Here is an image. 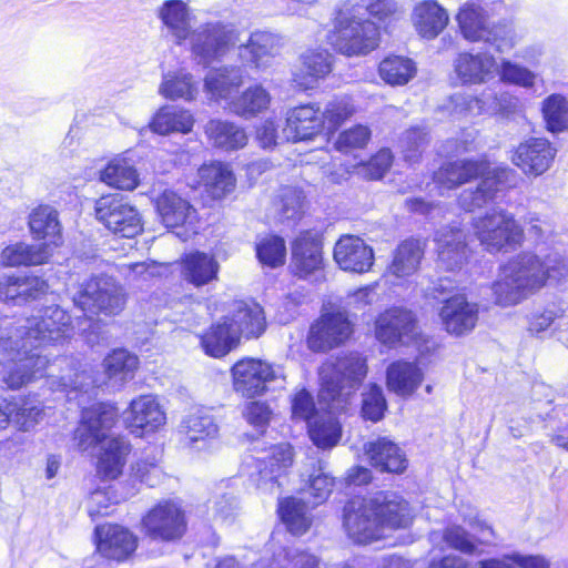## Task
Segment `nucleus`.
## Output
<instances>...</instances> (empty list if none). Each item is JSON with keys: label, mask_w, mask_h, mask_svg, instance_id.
<instances>
[{"label": "nucleus", "mask_w": 568, "mask_h": 568, "mask_svg": "<svg viewBox=\"0 0 568 568\" xmlns=\"http://www.w3.org/2000/svg\"><path fill=\"white\" fill-rule=\"evenodd\" d=\"M73 331L71 316L60 306L50 305L38 315L27 318L8 337H1V361L12 362L4 383L10 388H20L41 374L49 361L39 349L69 338Z\"/></svg>", "instance_id": "obj_1"}, {"label": "nucleus", "mask_w": 568, "mask_h": 568, "mask_svg": "<svg viewBox=\"0 0 568 568\" xmlns=\"http://www.w3.org/2000/svg\"><path fill=\"white\" fill-rule=\"evenodd\" d=\"M366 361L357 353L326 362L320 368V404H325L328 412L316 414L308 425V434L318 448L334 447L341 438V425L335 413L346 408L351 396L366 376Z\"/></svg>", "instance_id": "obj_2"}, {"label": "nucleus", "mask_w": 568, "mask_h": 568, "mask_svg": "<svg viewBox=\"0 0 568 568\" xmlns=\"http://www.w3.org/2000/svg\"><path fill=\"white\" fill-rule=\"evenodd\" d=\"M568 276V265L558 253L539 255L521 252L500 267L491 291L495 303L514 306L544 288L548 281L559 282Z\"/></svg>", "instance_id": "obj_3"}, {"label": "nucleus", "mask_w": 568, "mask_h": 568, "mask_svg": "<svg viewBox=\"0 0 568 568\" xmlns=\"http://www.w3.org/2000/svg\"><path fill=\"white\" fill-rule=\"evenodd\" d=\"M116 418L118 413L112 405H93L83 410L73 437L80 452L99 447L95 469L104 480H114L121 476L131 452V445L124 437L111 434Z\"/></svg>", "instance_id": "obj_4"}, {"label": "nucleus", "mask_w": 568, "mask_h": 568, "mask_svg": "<svg viewBox=\"0 0 568 568\" xmlns=\"http://www.w3.org/2000/svg\"><path fill=\"white\" fill-rule=\"evenodd\" d=\"M511 173L509 169L496 168L489 170L488 163L484 160L457 159L444 163L433 176V182L439 194L454 190L473 179L483 176L475 191L466 190L459 196V204L463 209L471 211L480 207L499 190V186Z\"/></svg>", "instance_id": "obj_5"}, {"label": "nucleus", "mask_w": 568, "mask_h": 568, "mask_svg": "<svg viewBox=\"0 0 568 568\" xmlns=\"http://www.w3.org/2000/svg\"><path fill=\"white\" fill-rule=\"evenodd\" d=\"M362 8L351 2L342 3L335 13L329 44L347 57L366 55L378 47L379 31L376 24L364 19Z\"/></svg>", "instance_id": "obj_6"}, {"label": "nucleus", "mask_w": 568, "mask_h": 568, "mask_svg": "<svg viewBox=\"0 0 568 568\" xmlns=\"http://www.w3.org/2000/svg\"><path fill=\"white\" fill-rule=\"evenodd\" d=\"M456 21L460 34L468 42L489 44L500 53L509 52L518 43V34L510 23L491 22L487 12L476 3H464Z\"/></svg>", "instance_id": "obj_7"}, {"label": "nucleus", "mask_w": 568, "mask_h": 568, "mask_svg": "<svg viewBox=\"0 0 568 568\" xmlns=\"http://www.w3.org/2000/svg\"><path fill=\"white\" fill-rule=\"evenodd\" d=\"M475 235L490 253L515 250L524 242V230L515 217L501 209H494L474 222Z\"/></svg>", "instance_id": "obj_8"}, {"label": "nucleus", "mask_w": 568, "mask_h": 568, "mask_svg": "<svg viewBox=\"0 0 568 568\" xmlns=\"http://www.w3.org/2000/svg\"><path fill=\"white\" fill-rule=\"evenodd\" d=\"M375 335L389 347L420 346L427 342L415 314L405 307H390L379 314L375 322Z\"/></svg>", "instance_id": "obj_9"}, {"label": "nucleus", "mask_w": 568, "mask_h": 568, "mask_svg": "<svg viewBox=\"0 0 568 568\" xmlns=\"http://www.w3.org/2000/svg\"><path fill=\"white\" fill-rule=\"evenodd\" d=\"M74 304L84 312H102L108 315L120 313L125 304L121 285L112 277H92L80 284L73 293Z\"/></svg>", "instance_id": "obj_10"}, {"label": "nucleus", "mask_w": 568, "mask_h": 568, "mask_svg": "<svg viewBox=\"0 0 568 568\" xmlns=\"http://www.w3.org/2000/svg\"><path fill=\"white\" fill-rule=\"evenodd\" d=\"M233 388L243 397L265 394L271 383L285 381L282 366L256 358H243L232 367Z\"/></svg>", "instance_id": "obj_11"}, {"label": "nucleus", "mask_w": 568, "mask_h": 568, "mask_svg": "<svg viewBox=\"0 0 568 568\" xmlns=\"http://www.w3.org/2000/svg\"><path fill=\"white\" fill-rule=\"evenodd\" d=\"M95 217L109 231L132 239L143 230L139 211L119 194L103 195L94 205Z\"/></svg>", "instance_id": "obj_12"}, {"label": "nucleus", "mask_w": 568, "mask_h": 568, "mask_svg": "<svg viewBox=\"0 0 568 568\" xmlns=\"http://www.w3.org/2000/svg\"><path fill=\"white\" fill-rule=\"evenodd\" d=\"M237 41L236 30L220 22L200 26L190 38L192 54L203 65L223 58Z\"/></svg>", "instance_id": "obj_13"}, {"label": "nucleus", "mask_w": 568, "mask_h": 568, "mask_svg": "<svg viewBox=\"0 0 568 568\" xmlns=\"http://www.w3.org/2000/svg\"><path fill=\"white\" fill-rule=\"evenodd\" d=\"M460 515L463 520L475 530L476 536L470 535L459 525H449L442 534L436 531L432 532L430 540L435 542L438 538H442L448 548L458 550L465 555L480 554L478 546L493 544V528L480 519L475 510H470L469 513L462 511Z\"/></svg>", "instance_id": "obj_14"}, {"label": "nucleus", "mask_w": 568, "mask_h": 568, "mask_svg": "<svg viewBox=\"0 0 568 568\" xmlns=\"http://www.w3.org/2000/svg\"><path fill=\"white\" fill-rule=\"evenodd\" d=\"M344 511L345 529L355 542L366 544L382 536L381 518L372 497L351 500Z\"/></svg>", "instance_id": "obj_15"}, {"label": "nucleus", "mask_w": 568, "mask_h": 568, "mask_svg": "<svg viewBox=\"0 0 568 568\" xmlns=\"http://www.w3.org/2000/svg\"><path fill=\"white\" fill-rule=\"evenodd\" d=\"M293 449L287 443L271 448L270 454L254 460V471L250 474L256 487L265 494H274L278 489V477L293 464Z\"/></svg>", "instance_id": "obj_16"}, {"label": "nucleus", "mask_w": 568, "mask_h": 568, "mask_svg": "<svg viewBox=\"0 0 568 568\" xmlns=\"http://www.w3.org/2000/svg\"><path fill=\"white\" fill-rule=\"evenodd\" d=\"M124 419L132 434L143 437L162 428L166 423V415L155 396L141 395L130 403Z\"/></svg>", "instance_id": "obj_17"}, {"label": "nucleus", "mask_w": 568, "mask_h": 568, "mask_svg": "<svg viewBox=\"0 0 568 568\" xmlns=\"http://www.w3.org/2000/svg\"><path fill=\"white\" fill-rule=\"evenodd\" d=\"M353 333V324L345 312H332L324 314L321 320L311 327L307 338L308 347L316 352L344 343Z\"/></svg>", "instance_id": "obj_18"}, {"label": "nucleus", "mask_w": 568, "mask_h": 568, "mask_svg": "<svg viewBox=\"0 0 568 568\" xmlns=\"http://www.w3.org/2000/svg\"><path fill=\"white\" fill-rule=\"evenodd\" d=\"M146 534L153 539L172 541L180 539L186 530L184 513L175 504L158 505L143 518Z\"/></svg>", "instance_id": "obj_19"}, {"label": "nucleus", "mask_w": 568, "mask_h": 568, "mask_svg": "<svg viewBox=\"0 0 568 568\" xmlns=\"http://www.w3.org/2000/svg\"><path fill=\"white\" fill-rule=\"evenodd\" d=\"M557 149L544 138H530L519 143L511 158L513 163L526 175L539 176L548 171Z\"/></svg>", "instance_id": "obj_20"}, {"label": "nucleus", "mask_w": 568, "mask_h": 568, "mask_svg": "<svg viewBox=\"0 0 568 568\" xmlns=\"http://www.w3.org/2000/svg\"><path fill=\"white\" fill-rule=\"evenodd\" d=\"M333 257L338 267L348 273L363 274L374 264V251L356 235H342L334 246Z\"/></svg>", "instance_id": "obj_21"}, {"label": "nucleus", "mask_w": 568, "mask_h": 568, "mask_svg": "<svg viewBox=\"0 0 568 568\" xmlns=\"http://www.w3.org/2000/svg\"><path fill=\"white\" fill-rule=\"evenodd\" d=\"M437 264L449 272L462 268L467 261L466 235L456 226H445L437 232Z\"/></svg>", "instance_id": "obj_22"}, {"label": "nucleus", "mask_w": 568, "mask_h": 568, "mask_svg": "<svg viewBox=\"0 0 568 568\" xmlns=\"http://www.w3.org/2000/svg\"><path fill=\"white\" fill-rule=\"evenodd\" d=\"M455 71L465 84H483L496 77L498 63L487 51L462 52L455 61Z\"/></svg>", "instance_id": "obj_23"}, {"label": "nucleus", "mask_w": 568, "mask_h": 568, "mask_svg": "<svg viewBox=\"0 0 568 568\" xmlns=\"http://www.w3.org/2000/svg\"><path fill=\"white\" fill-rule=\"evenodd\" d=\"M245 71L241 67L212 68L204 77L203 90L211 101H231L244 84Z\"/></svg>", "instance_id": "obj_24"}, {"label": "nucleus", "mask_w": 568, "mask_h": 568, "mask_svg": "<svg viewBox=\"0 0 568 568\" xmlns=\"http://www.w3.org/2000/svg\"><path fill=\"white\" fill-rule=\"evenodd\" d=\"M439 315L447 333L462 336L476 326L478 306L469 303L465 296L457 295L446 301Z\"/></svg>", "instance_id": "obj_25"}, {"label": "nucleus", "mask_w": 568, "mask_h": 568, "mask_svg": "<svg viewBox=\"0 0 568 568\" xmlns=\"http://www.w3.org/2000/svg\"><path fill=\"white\" fill-rule=\"evenodd\" d=\"M98 551L113 560L126 559L136 548V538L119 525H102L95 528Z\"/></svg>", "instance_id": "obj_26"}, {"label": "nucleus", "mask_w": 568, "mask_h": 568, "mask_svg": "<svg viewBox=\"0 0 568 568\" xmlns=\"http://www.w3.org/2000/svg\"><path fill=\"white\" fill-rule=\"evenodd\" d=\"M220 263L213 254L194 251L184 254L180 261V275L194 287H202L217 281Z\"/></svg>", "instance_id": "obj_27"}, {"label": "nucleus", "mask_w": 568, "mask_h": 568, "mask_svg": "<svg viewBox=\"0 0 568 568\" xmlns=\"http://www.w3.org/2000/svg\"><path fill=\"white\" fill-rule=\"evenodd\" d=\"M322 243L311 232L301 233L292 245V270L300 277H307L322 268Z\"/></svg>", "instance_id": "obj_28"}, {"label": "nucleus", "mask_w": 568, "mask_h": 568, "mask_svg": "<svg viewBox=\"0 0 568 568\" xmlns=\"http://www.w3.org/2000/svg\"><path fill=\"white\" fill-rule=\"evenodd\" d=\"M227 318L231 331L237 339L241 336L246 338L258 337L265 329V316L262 307L256 303L235 301L232 304Z\"/></svg>", "instance_id": "obj_29"}, {"label": "nucleus", "mask_w": 568, "mask_h": 568, "mask_svg": "<svg viewBox=\"0 0 568 568\" xmlns=\"http://www.w3.org/2000/svg\"><path fill=\"white\" fill-rule=\"evenodd\" d=\"M410 19L418 36L433 40L448 26L449 14L437 1L425 0L414 7Z\"/></svg>", "instance_id": "obj_30"}, {"label": "nucleus", "mask_w": 568, "mask_h": 568, "mask_svg": "<svg viewBox=\"0 0 568 568\" xmlns=\"http://www.w3.org/2000/svg\"><path fill=\"white\" fill-rule=\"evenodd\" d=\"M372 466L381 471L400 474L406 470L408 460L402 448L387 437H378L364 446Z\"/></svg>", "instance_id": "obj_31"}, {"label": "nucleus", "mask_w": 568, "mask_h": 568, "mask_svg": "<svg viewBox=\"0 0 568 568\" xmlns=\"http://www.w3.org/2000/svg\"><path fill=\"white\" fill-rule=\"evenodd\" d=\"M156 211L166 227L190 226L196 221L195 209L171 190L163 191L155 200Z\"/></svg>", "instance_id": "obj_32"}, {"label": "nucleus", "mask_w": 568, "mask_h": 568, "mask_svg": "<svg viewBox=\"0 0 568 568\" xmlns=\"http://www.w3.org/2000/svg\"><path fill=\"white\" fill-rule=\"evenodd\" d=\"M323 129L318 109L312 104L293 108L286 113L283 133L286 140L302 141L315 136Z\"/></svg>", "instance_id": "obj_33"}, {"label": "nucleus", "mask_w": 568, "mask_h": 568, "mask_svg": "<svg viewBox=\"0 0 568 568\" xmlns=\"http://www.w3.org/2000/svg\"><path fill=\"white\" fill-rule=\"evenodd\" d=\"M381 528H405L413 520L408 503L395 493L379 491L372 497Z\"/></svg>", "instance_id": "obj_34"}, {"label": "nucleus", "mask_w": 568, "mask_h": 568, "mask_svg": "<svg viewBox=\"0 0 568 568\" xmlns=\"http://www.w3.org/2000/svg\"><path fill=\"white\" fill-rule=\"evenodd\" d=\"M159 17L162 20L168 34L171 36L176 44H182L192 36L193 16L181 0L165 1L159 10Z\"/></svg>", "instance_id": "obj_35"}, {"label": "nucleus", "mask_w": 568, "mask_h": 568, "mask_svg": "<svg viewBox=\"0 0 568 568\" xmlns=\"http://www.w3.org/2000/svg\"><path fill=\"white\" fill-rule=\"evenodd\" d=\"M424 373L417 364L407 361L392 363L386 371V384L389 390L402 397H408L420 386Z\"/></svg>", "instance_id": "obj_36"}, {"label": "nucleus", "mask_w": 568, "mask_h": 568, "mask_svg": "<svg viewBox=\"0 0 568 568\" xmlns=\"http://www.w3.org/2000/svg\"><path fill=\"white\" fill-rule=\"evenodd\" d=\"M217 430L213 417L202 409L187 415L181 425V433L184 436L183 444L195 449L204 448L206 442L217 435Z\"/></svg>", "instance_id": "obj_37"}, {"label": "nucleus", "mask_w": 568, "mask_h": 568, "mask_svg": "<svg viewBox=\"0 0 568 568\" xmlns=\"http://www.w3.org/2000/svg\"><path fill=\"white\" fill-rule=\"evenodd\" d=\"M195 123L193 114L182 108L164 105L153 115L149 126L158 134L168 135L171 133L187 134Z\"/></svg>", "instance_id": "obj_38"}, {"label": "nucleus", "mask_w": 568, "mask_h": 568, "mask_svg": "<svg viewBox=\"0 0 568 568\" xmlns=\"http://www.w3.org/2000/svg\"><path fill=\"white\" fill-rule=\"evenodd\" d=\"M52 254L48 243L27 244L23 242L6 246L0 254L3 266L18 267L40 265L45 263Z\"/></svg>", "instance_id": "obj_39"}, {"label": "nucleus", "mask_w": 568, "mask_h": 568, "mask_svg": "<svg viewBox=\"0 0 568 568\" xmlns=\"http://www.w3.org/2000/svg\"><path fill=\"white\" fill-rule=\"evenodd\" d=\"M271 101L270 92L262 84L256 83L232 98L229 102V109L241 118L252 119L266 111Z\"/></svg>", "instance_id": "obj_40"}, {"label": "nucleus", "mask_w": 568, "mask_h": 568, "mask_svg": "<svg viewBox=\"0 0 568 568\" xmlns=\"http://www.w3.org/2000/svg\"><path fill=\"white\" fill-rule=\"evenodd\" d=\"M331 70L332 57L327 51H308L302 55V65L294 73V82L297 87L307 90L326 77Z\"/></svg>", "instance_id": "obj_41"}, {"label": "nucleus", "mask_w": 568, "mask_h": 568, "mask_svg": "<svg viewBox=\"0 0 568 568\" xmlns=\"http://www.w3.org/2000/svg\"><path fill=\"white\" fill-rule=\"evenodd\" d=\"M159 93L169 100H183L191 102L199 94V84L193 74L181 69L163 74L159 87Z\"/></svg>", "instance_id": "obj_42"}, {"label": "nucleus", "mask_w": 568, "mask_h": 568, "mask_svg": "<svg viewBox=\"0 0 568 568\" xmlns=\"http://www.w3.org/2000/svg\"><path fill=\"white\" fill-rule=\"evenodd\" d=\"M205 134L214 146L226 151L242 149L248 141V136L242 126L216 119L206 123Z\"/></svg>", "instance_id": "obj_43"}, {"label": "nucleus", "mask_w": 568, "mask_h": 568, "mask_svg": "<svg viewBox=\"0 0 568 568\" xmlns=\"http://www.w3.org/2000/svg\"><path fill=\"white\" fill-rule=\"evenodd\" d=\"M200 182L213 199H222L235 187V178L223 163L204 164L199 169Z\"/></svg>", "instance_id": "obj_44"}, {"label": "nucleus", "mask_w": 568, "mask_h": 568, "mask_svg": "<svg viewBox=\"0 0 568 568\" xmlns=\"http://www.w3.org/2000/svg\"><path fill=\"white\" fill-rule=\"evenodd\" d=\"M276 53L275 37L268 32H255L245 45L240 47L239 54L256 69H265Z\"/></svg>", "instance_id": "obj_45"}, {"label": "nucleus", "mask_w": 568, "mask_h": 568, "mask_svg": "<svg viewBox=\"0 0 568 568\" xmlns=\"http://www.w3.org/2000/svg\"><path fill=\"white\" fill-rule=\"evenodd\" d=\"M424 256V246L418 240H406L394 251L389 272L396 277H408L417 272Z\"/></svg>", "instance_id": "obj_46"}, {"label": "nucleus", "mask_w": 568, "mask_h": 568, "mask_svg": "<svg viewBox=\"0 0 568 568\" xmlns=\"http://www.w3.org/2000/svg\"><path fill=\"white\" fill-rule=\"evenodd\" d=\"M100 181L114 189L132 191L139 185V174L126 159L116 156L100 171Z\"/></svg>", "instance_id": "obj_47"}, {"label": "nucleus", "mask_w": 568, "mask_h": 568, "mask_svg": "<svg viewBox=\"0 0 568 568\" xmlns=\"http://www.w3.org/2000/svg\"><path fill=\"white\" fill-rule=\"evenodd\" d=\"M239 342L235 333L231 331L227 318L224 317L213 324L201 337L203 349L213 357L226 355Z\"/></svg>", "instance_id": "obj_48"}, {"label": "nucleus", "mask_w": 568, "mask_h": 568, "mask_svg": "<svg viewBox=\"0 0 568 568\" xmlns=\"http://www.w3.org/2000/svg\"><path fill=\"white\" fill-rule=\"evenodd\" d=\"M29 226L34 237L48 240V244L57 245L60 235L58 212L49 205H40L34 209L29 217Z\"/></svg>", "instance_id": "obj_49"}, {"label": "nucleus", "mask_w": 568, "mask_h": 568, "mask_svg": "<svg viewBox=\"0 0 568 568\" xmlns=\"http://www.w3.org/2000/svg\"><path fill=\"white\" fill-rule=\"evenodd\" d=\"M416 65L409 58L402 55L386 57L378 67L379 77L389 85H404L416 74Z\"/></svg>", "instance_id": "obj_50"}, {"label": "nucleus", "mask_w": 568, "mask_h": 568, "mask_svg": "<svg viewBox=\"0 0 568 568\" xmlns=\"http://www.w3.org/2000/svg\"><path fill=\"white\" fill-rule=\"evenodd\" d=\"M278 511L283 523L294 535L305 534L312 524L310 509L301 499L290 497L282 500Z\"/></svg>", "instance_id": "obj_51"}, {"label": "nucleus", "mask_w": 568, "mask_h": 568, "mask_svg": "<svg viewBox=\"0 0 568 568\" xmlns=\"http://www.w3.org/2000/svg\"><path fill=\"white\" fill-rule=\"evenodd\" d=\"M541 113L546 129L551 133L568 130V99L552 93L541 102Z\"/></svg>", "instance_id": "obj_52"}, {"label": "nucleus", "mask_w": 568, "mask_h": 568, "mask_svg": "<svg viewBox=\"0 0 568 568\" xmlns=\"http://www.w3.org/2000/svg\"><path fill=\"white\" fill-rule=\"evenodd\" d=\"M103 365L110 379L124 383L133 377L139 365V359L135 355L120 348L109 354L104 358Z\"/></svg>", "instance_id": "obj_53"}, {"label": "nucleus", "mask_w": 568, "mask_h": 568, "mask_svg": "<svg viewBox=\"0 0 568 568\" xmlns=\"http://www.w3.org/2000/svg\"><path fill=\"white\" fill-rule=\"evenodd\" d=\"M568 328V316L565 311L559 307L546 308L541 312L534 313L529 318L528 331L531 334L539 335L551 331H564Z\"/></svg>", "instance_id": "obj_54"}, {"label": "nucleus", "mask_w": 568, "mask_h": 568, "mask_svg": "<svg viewBox=\"0 0 568 568\" xmlns=\"http://www.w3.org/2000/svg\"><path fill=\"white\" fill-rule=\"evenodd\" d=\"M355 113V106L351 98L336 97L328 101L322 112L323 128L329 131L336 130Z\"/></svg>", "instance_id": "obj_55"}, {"label": "nucleus", "mask_w": 568, "mask_h": 568, "mask_svg": "<svg viewBox=\"0 0 568 568\" xmlns=\"http://www.w3.org/2000/svg\"><path fill=\"white\" fill-rule=\"evenodd\" d=\"M10 405L16 406L12 409L10 422L21 430L32 428L42 414V408L36 399L13 398L10 399Z\"/></svg>", "instance_id": "obj_56"}, {"label": "nucleus", "mask_w": 568, "mask_h": 568, "mask_svg": "<svg viewBox=\"0 0 568 568\" xmlns=\"http://www.w3.org/2000/svg\"><path fill=\"white\" fill-rule=\"evenodd\" d=\"M274 205L281 221L297 220L301 217L303 209L302 192L291 186L283 187Z\"/></svg>", "instance_id": "obj_57"}, {"label": "nucleus", "mask_w": 568, "mask_h": 568, "mask_svg": "<svg viewBox=\"0 0 568 568\" xmlns=\"http://www.w3.org/2000/svg\"><path fill=\"white\" fill-rule=\"evenodd\" d=\"M256 255L260 262L271 267H277L285 263L286 246L282 237L270 235L256 244Z\"/></svg>", "instance_id": "obj_58"}, {"label": "nucleus", "mask_w": 568, "mask_h": 568, "mask_svg": "<svg viewBox=\"0 0 568 568\" xmlns=\"http://www.w3.org/2000/svg\"><path fill=\"white\" fill-rule=\"evenodd\" d=\"M497 74H499L503 82L526 89L532 88L537 79L536 73L507 59H503L498 64Z\"/></svg>", "instance_id": "obj_59"}, {"label": "nucleus", "mask_w": 568, "mask_h": 568, "mask_svg": "<svg viewBox=\"0 0 568 568\" xmlns=\"http://www.w3.org/2000/svg\"><path fill=\"white\" fill-rule=\"evenodd\" d=\"M371 135L372 132L368 126L357 124L341 132L334 146L339 152L348 153L353 150L365 148L371 140Z\"/></svg>", "instance_id": "obj_60"}, {"label": "nucleus", "mask_w": 568, "mask_h": 568, "mask_svg": "<svg viewBox=\"0 0 568 568\" xmlns=\"http://www.w3.org/2000/svg\"><path fill=\"white\" fill-rule=\"evenodd\" d=\"M490 94L483 93L481 97L455 94L452 98L454 112L457 114L477 115L488 111H495L494 102L489 101Z\"/></svg>", "instance_id": "obj_61"}, {"label": "nucleus", "mask_w": 568, "mask_h": 568, "mask_svg": "<svg viewBox=\"0 0 568 568\" xmlns=\"http://www.w3.org/2000/svg\"><path fill=\"white\" fill-rule=\"evenodd\" d=\"M366 10L379 23L389 24L402 18L403 7L395 0H371Z\"/></svg>", "instance_id": "obj_62"}, {"label": "nucleus", "mask_w": 568, "mask_h": 568, "mask_svg": "<svg viewBox=\"0 0 568 568\" xmlns=\"http://www.w3.org/2000/svg\"><path fill=\"white\" fill-rule=\"evenodd\" d=\"M427 144V132L424 129L407 130L400 139L404 158L408 162H416Z\"/></svg>", "instance_id": "obj_63"}, {"label": "nucleus", "mask_w": 568, "mask_h": 568, "mask_svg": "<svg viewBox=\"0 0 568 568\" xmlns=\"http://www.w3.org/2000/svg\"><path fill=\"white\" fill-rule=\"evenodd\" d=\"M119 500L115 494L110 489H95L90 494L87 500V509L92 519L99 516H108L111 508Z\"/></svg>", "instance_id": "obj_64"}]
</instances>
